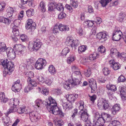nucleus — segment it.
Masks as SVG:
<instances>
[{
    "instance_id": "obj_1",
    "label": "nucleus",
    "mask_w": 126,
    "mask_h": 126,
    "mask_svg": "<svg viewBox=\"0 0 126 126\" xmlns=\"http://www.w3.org/2000/svg\"><path fill=\"white\" fill-rule=\"evenodd\" d=\"M45 104L50 109L49 112L55 115H60L61 116H63L62 112L59 110L57 106V104L55 100L51 96L49 97L48 99L45 101Z\"/></svg>"
},
{
    "instance_id": "obj_2",
    "label": "nucleus",
    "mask_w": 126,
    "mask_h": 126,
    "mask_svg": "<svg viewBox=\"0 0 126 126\" xmlns=\"http://www.w3.org/2000/svg\"><path fill=\"white\" fill-rule=\"evenodd\" d=\"M76 107L80 111L79 112V115L80 119L84 121H86L88 118L89 114L86 108L84 106V102L82 100L76 103Z\"/></svg>"
},
{
    "instance_id": "obj_3",
    "label": "nucleus",
    "mask_w": 126,
    "mask_h": 126,
    "mask_svg": "<svg viewBox=\"0 0 126 126\" xmlns=\"http://www.w3.org/2000/svg\"><path fill=\"white\" fill-rule=\"evenodd\" d=\"M2 65L4 67L3 73L5 75H10L14 69V64L12 62H9L7 60H1L0 61Z\"/></svg>"
},
{
    "instance_id": "obj_4",
    "label": "nucleus",
    "mask_w": 126,
    "mask_h": 126,
    "mask_svg": "<svg viewBox=\"0 0 126 126\" xmlns=\"http://www.w3.org/2000/svg\"><path fill=\"white\" fill-rule=\"evenodd\" d=\"M42 45V43L39 39L34 40L33 42L30 43L28 46V48H31L32 51H37L39 49Z\"/></svg>"
},
{
    "instance_id": "obj_5",
    "label": "nucleus",
    "mask_w": 126,
    "mask_h": 126,
    "mask_svg": "<svg viewBox=\"0 0 126 126\" xmlns=\"http://www.w3.org/2000/svg\"><path fill=\"white\" fill-rule=\"evenodd\" d=\"M97 106L98 108L100 110H106L108 109L109 107L108 101L105 99L102 98L98 100Z\"/></svg>"
},
{
    "instance_id": "obj_6",
    "label": "nucleus",
    "mask_w": 126,
    "mask_h": 126,
    "mask_svg": "<svg viewBox=\"0 0 126 126\" xmlns=\"http://www.w3.org/2000/svg\"><path fill=\"white\" fill-rule=\"evenodd\" d=\"M65 43L67 46H71L74 48H75L79 43L78 40H74L72 37H67Z\"/></svg>"
},
{
    "instance_id": "obj_7",
    "label": "nucleus",
    "mask_w": 126,
    "mask_h": 126,
    "mask_svg": "<svg viewBox=\"0 0 126 126\" xmlns=\"http://www.w3.org/2000/svg\"><path fill=\"white\" fill-rule=\"evenodd\" d=\"M29 118L32 122H35L40 119V115L36 112L33 111L29 113Z\"/></svg>"
},
{
    "instance_id": "obj_8",
    "label": "nucleus",
    "mask_w": 126,
    "mask_h": 126,
    "mask_svg": "<svg viewBox=\"0 0 126 126\" xmlns=\"http://www.w3.org/2000/svg\"><path fill=\"white\" fill-rule=\"evenodd\" d=\"M46 61L45 59L42 58L39 59L35 64V67L37 69H42L43 66L46 65Z\"/></svg>"
},
{
    "instance_id": "obj_9",
    "label": "nucleus",
    "mask_w": 126,
    "mask_h": 126,
    "mask_svg": "<svg viewBox=\"0 0 126 126\" xmlns=\"http://www.w3.org/2000/svg\"><path fill=\"white\" fill-rule=\"evenodd\" d=\"M25 46L23 45L18 44L15 45L13 47V49L15 50L16 55H20L25 49Z\"/></svg>"
},
{
    "instance_id": "obj_10",
    "label": "nucleus",
    "mask_w": 126,
    "mask_h": 126,
    "mask_svg": "<svg viewBox=\"0 0 126 126\" xmlns=\"http://www.w3.org/2000/svg\"><path fill=\"white\" fill-rule=\"evenodd\" d=\"M14 49L10 47L6 48V52L7 56L10 59H15L16 55V51H14Z\"/></svg>"
},
{
    "instance_id": "obj_11",
    "label": "nucleus",
    "mask_w": 126,
    "mask_h": 126,
    "mask_svg": "<svg viewBox=\"0 0 126 126\" xmlns=\"http://www.w3.org/2000/svg\"><path fill=\"white\" fill-rule=\"evenodd\" d=\"M122 33L120 30H117L115 28L113 33V40L115 41H118L121 39Z\"/></svg>"
},
{
    "instance_id": "obj_12",
    "label": "nucleus",
    "mask_w": 126,
    "mask_h": 126,
    "mask_svg": "<svg viewBox=\"0 0 126 126\" xmlns=\"http://www.w3.org/2000/svg\"><path fill=\"white\" fill-rule=\"evenodd\" d=\"M27 23L26 25V28L27 29H34L36 28V24L32 19H29L27 21Z\"/></svg>"
},
{
    "instance_id": "obj_13",
    "label": "nucleus",
    "mask_w": 126,
    "mask_h": 126,
    "mask_svg": "<svg viewBox=\"0 0 126 126\" xmlns=\"http://www.w3.org/2000/svg\"><path fill=\"white\" fill-rule=\"evenodd\" d=\"M78 95L77 94H67L65 96L67 100L72 103H73L76 99L78 97Z\"/></svg>"
},
{
    "instance_id": "obj_14",
    "label": "nucleus",
    "mask_w": 126,
    "mask_h": 126,
    "mask_svg": "<svg viewBox=\"0 0 126 126\" xmlns=\"http://www.w3.org/2000/svg\"><path fill=\"white\" fill-rule=\"evenodd\" d=\"M108 35L106 33L103 32L98 33L96 35V37L101 41V42H103L106 40Z\"/></svg>"
},
{
    "instance_id": "obj_15",
    "label": "nucleus",
    "mask_w": 126,
    "mask_h": 126,
    "mask_svg": "<svg viewBox=\"0 0 126 126\" xmlns=\"http://www.w3.org/2000/svg\"><path fill=\"white\" fill-rule=\"evenodd\" d=\"M81 79L80 78L79 79H78L77 78H75L72 79V80H70L73 87L75 86H77L82 83L81 81Z\"/></svg>"
},
{
    "instance_id": "obj_16",
    "label": "nucleus",
    "mask_w": 126,
    "mask_h": 126,
    "mask_svg": "<svg viewBox=\"0 0 126 126\" xmlns=\"http://www.w3.org/2000/svg\"><path fill=\"white\" fill-rule=\"evenodd\" d=\"M120 106L119 104H116L112 107L111 111L112 113L115 115L116 113L119 111L120 109Z\"/></svg>"
},
{
    "instance_id": "obj_17",
    "label": "nucleus",
    "mask_w": 126,
    "mask_h": 126,
    "mask_svg": "<svg viewBox=\"0 0 126 126\" xmlns=\"http://www.w3.org/2000/svg\"><path fill=\"white\" fill-rule=\"evenodd\" d=\"M28 84L33 89L34 87L36 86L37 84L36 82L34 79H32L31 78H28L27 80Z\"/></svg>"
},
{
    "instance_id": "obj_18",
    "label": "nucleus",
    "mask_w": 126,
    "mask_h": 126,
    "mask_svg": "<svg viewBox=\"0 0 126 126\" xmlns=\"http://www.w3.org/2000/svg\"><path fill=\"white\" fill-rule=\"evenodd\" d=\"M63 106L65 110H68L72 109L73 107L72 103L70 102L64 103H63Z\"/></svg>"
},
{
    "instance_id": "obj_19",
    "label": "nucleus",
    "mask_w": 126,
    "mask_h": 126,
    "mask_svg": "<svg viewBox=\"0 0 126 126\" xmlns=\"http://www.w3.org/2000/svg\"><path fill=\"white\" fill-rule=\"evenodd\" d=\"M35 104L33 106L35 108L40 109L43 103L41 99H37L35 102Z\"/></svg>"
},
{
    "instance_id": "obj_20",
    "label": "nucleus",
    "mask_w": 126,
    "mask_h": 126,
    "mask_svg": "<svg viewBox=\"0 0 126 126\" xmlns=\"http://www.w3.org/2000/svg\"><path fill=\"white\" fill-rule=\"evenodd\" d=\"M8 100V99L5 97V94L3 92H0V101L1 102L6 103Z\"/></svg>"
},
{
    "instance_id": "obj_21",
    "label": "nucleus",
    "mask_w": 126,
    "mask_h": 126,
    "mask_svg": "<svg viewBox=\"0 0 126 126\" xmlns=\"http://www.w3.org/2000/svg\"><path fill=\"white\" fill-rule=\"evenodd\" d=\"M101 115L106 122H110L111 120V117L109 114L104 113H102Z\"/></svg>"
},
{
    "instance_id": "obj_22",
    "label": "nucleus",
    "mask_w": 126,
    "mask_h": 126,
    "mask_svg": "<svg viewBox=\"0 0 126 126\" xmlns=\"http://www.w3.org/2000/svg\"><path fill=\"white\" fill-rule=\"evenodd\" d=\"M56 4L55 2H50L48 5V9L49 11H51L54 10L56 8Z\"/></svg>"
},
{
    "instance_id": "obj_23",
    "label": "nucleus",
    "mask_w": 126,
    "mask_h": 126,
    "mask_svg": "<svg viewBox=\"0 0 126 126\" xmlns=\"http://www.w3.org/2000/svg\"><path fill=\"white\" fill-rule=\"evenodd\" d=\"M59 29L62 32H66L68 31L69 29L67 25H64L62 24L59 25Z\"/></svg>"
},
{
    "instance_id": "obj_24",
    "label": "nucleus",
    "mask_w": 126,
    "mask_h": 126,
    "mask_svg": "<svg viewBox=\"0 0 126 126\" xmlns=\"http://www.w3.org/2000/svg\"><path fill=\"white\" fill-rule=\"evenodd\" d=\"M71 82L70 80L66 81L63 84V87L67 90H69L70 88L73 87Z\"/></svg>"
},
{
    "instance_id": "obj_25",
    "label": "nucleus",
    "mask_w": 126,
    "mask_h": 126,
    "mask_svg": "<svg viewBox=\"0 0 126 126\" xmlns=\"http://www.w3.org/2000/svg\"><path fill=\"white\" fill-rule=\"evenodd\" d=\"M99 56V55L98 53H94L93 54L90 55L89 57L91 62L96 59Z\"/></svg>"
},
{
    "instance_id": "obj_26",
    "label": "nucleus",
    "mask_w": 126,
    "mask_h": 126,
    "mask_svg": "<svg viewBox=\"0 0 126 126\" xmlns=\"http://www.w3.org/2000/svg\"><path fill=\"white\" fill-rule=\"evenodd\" d=\"M21 88V86L20 84H14L12 85V89L13 91L16 92V91H19Z\"/></svg>"
},
{
    "instance_id": "obj_27",
    "label": "nucleus",
    "mask_w": 126,
    "mask_h": 126,
    "mask_svg": "<svg viewBox=\"0 0 126 126\" xmlns=\"http://www.w3.org/2000/svg\"><path fill=\"white\" fill-rule=\"evenodd\" d=\"M126 16V15L124 12H121L119 14V16L117 18V20L118 21L122 22L123 21Z\"/></svg>"
},
{
    "instance_id": "obj_28",
    "label": "nucleus",
    "mask_w": 126,
    "mask_h": 126,
    "mask_svg": "<svg viewBox=\"0 0 126 126\" xmlns=\"http://www.w3.org/2000/svg\"><path fill=\"white\" fill-rule=\"evenodd\" d=\"M19 103V100L17 98L12 99L11 100L10 103L12 105L16 106L18 105Z\"/></svg>"
},
{
    "instance_id": "obj_29",
    "label": "nucleus",
    "mask_w": 126,
    "mask_h": 126,
    "mask_svg": "<svg viewBox=\"0 0 126 126\" xmlns=\"http://www.w3.org/2000/svg\"><path fill=\"white\" fill-rule=\"evenodd\" d=\"M106 88L108 90L115 92L117 90V88L115 85L111 84H108L106 86Z\"/></svg>"
},
{
    "instance_id": "obj_30",
    "label": "nucleus",
    "mask_w": 126,
    "mask_h": 126,
    "mask_svg": "<svg viewBox=\"0 0 126 126\" xmlns=\"http://www.w3.org/2000/svg\"><path fill=\"white\" fill-rule=\"evenodd\" d=\"M38 90L44 95H48L49 94V90L45 87L43 88L41 91V89L40 88H38Z\"/></svg>"
},
{
    "instance_id": "obj_31",
    "label": "nucleus",
    "mask_w": 126,
    "mask_h": 126,
    "mask_svg": "<svg viewBox=\"0 0 126 126\" xmlns=\"http://www.w3.org/2000/svg\"><path fill=\"white\" fill-rule=\"evenodd\" d=\"M90 87L91 89V92L94 93L97 88V86L96 81H94L93 84H89Z\"/></svg>"
},
{
    "instance_id": "obj_32",
    "label": "nucleus",
    "mask_w": 126,
    "mask_h": 126,
    "mask_svg": "<svg viewBox=\"0 0 126 126\" xmlns=\"http://www.w3.org/2000/svg\"><path fill=\"white\" fill-rule=\"evenodd\" d=\"M6 46L4 42L0 43V53L2 54L4 52L6 49Z\"/></svg>"
},
{
    "instance_id": "obj_33",
    "label": "nucleus",
    "mask_w": 126,
    "mask_h": 126,
    "mask_svg": "<svg viewBox=\"0 0 126 126\" xmlns=\"http://www.w3.org/2000/svg\"><path fill=\"white\" fill-rule=\"evenodd\" d=\"M125 91H124V88L120 91L122 98L124 100L126 99V90L125 89Z\"/></svg>"
},
{
    "instance_id": "obj_34",
    "label": "nucleus",
    "mask_w": 126,
    "mask_h": 126,
    "mask_svg": "<svg viewBox=\"0 0 126 126\" xmlns=\"http://www.w3.org/2000/svg\"><path fill=\"white\" fill-rule=\"evenodd\" d=\"M17 111V108L16 106H13L11 107L7 111L8 114L11 113H13L16 112Z\"/></svg>"
},
{
    "instance_id": "obj_35",
    "label": "nucleus",
    "mask_w": 126,
    "mask_h": 126,
    "mask_svg": "<svg viewBox=\"0 0 126 126\" xmlns=\"http://www.w3.org/2000/svg\"><path fill=\"white\" fill-rule=\"evenodd\" d=\"M0 22H3L5 23L6 24L8 25L10 23L11 21L10 20L7 18L1 17L0 18Z\"/></svg>"
},
{
    "instance_id": "obj_36",
    "label": "nucleus",
    "mask_w": 126,
    "mask_h": 126,
    "mask_svg": "<svg viewBox=\"0 0 126 126\" xmlns=\"http://www.w3.org/2000/svg\"><path fill=\"white\" fill-rule=\"evenodd\" d=\"M112 0H100L99 2L103 7H105Z\"/></svg>"
},
{
    "instance_id": "obj_37",
    "label": "nucleus",
    "mask_w": 126,
    "mask_h": 126,
    "mask_svg": "<svg viewBox=\"0 0 126 126\" xmlns=\"http://www.w3.org/2000/svg\"><path fill=\"white\" fill-rule=\"evenodd\" d=\"M75 60V57L74 54L72 53L70 54L69 57L68 58L67 60V63H70Z\"/></svg>"
},
{
    "instance_id": "obj_38",
    "label": "nucleus",
    "mask_w": 126,
    "mask_h": 126,
    "mask_svg": "<svg viewBox=\"0 0 126 126\" xmlns=\"http://www.w3.org/2000/svg\"><path fill=\"white\" fill-rule=\"evenodd\" d=\"M21 20L19 19H17L14 21L13 23L12 24V26L14 25V27H19V26L21 24Z\"/></svg>"
},
{
    "instance_id": "obj_39",
    "label": "nucleus",
    "mask_w": 126,
    "mask_h": 126,
    "mask_svg": "<svg viewBox=\"0 0 126 126\" xmlns=\"http://www.w3.org/2000/svg\"><path fill=\"white\" fill-rule=\"evenodd\" d=\"M48 71L52 75H54L56 73L55 68L53 65H50L49 67Z\"/></svg>"
},
{
    "instance_id": "obj_40",
    "label": "nucleus",
    "mask_w": 126,
    "mask_h": 126,
    "mask_svg": "<svg viewBox=\"0 0 126 126\" xmlns=\"http://www.w3.org/2000/svg\"><path fill=\"white\" fill-rule=\"evenodd\" d=\"M27 16L29 17L32 16L34 14V10L33 9H31L26 11Z\"/></svg>"
},
{
    "instance_id": "obj_41",
    "label": "nucleus",
    "mask_w": 126,
    "mask_h": 126,
    "mask_svg": "<svg viewBox=\"0 0 126 126\" xmlns=\"http://www.w3.org/2000/svg\"><path fill=\"white\" fill-rule=\"evenodd\" d=\"M56 8L58 11H63L64 10V7L63 4L61 3H59L57 4H56Z\"/></svg>"
},
{
    "instance_id": "obj_42",
    "label": "nucleus",
    "mask_w": 126,
    "mask_h": 126,
    "mask_svg": "<svg viewBox=\"0 0 126 126\" xmlns=\"http://www.w3.org/2000/svg\"><path fill=\"white\" fill-rule=\"evenodd\" d=\"M87 46H80L78 48V51L79 53L84 52L86 49Z\"/></svg>"
},
{
    "instance_id": "obj_43",
    "label": "nucleus",
    "mask_w": 126,
    "mask_h": 126,
    "mask_svg": "<svg viewBox=\"0 0 126 126\" xmlns=\"http://www.w3.org/2000/svg\"><path fill=\"white\" fill-rule=\"evenodd\" d=\"M45 3L43 1H41L39 4V8L41 9L43 12H45L46 10L45 8Z\"/></svg>"
},
{
    "instance_id": "obj_44",
    "label": "nucleus",
    "mask_w": 126,
    "mask_h": 126,
    "mask_svg": "<svg viewBox=\"0 0 126 126\" xmlns=\"http://www.w3.org/2000/svg\"><path fill=\"white\" fill-rule=\"evenodd\" d=\"M70 4L73 7L76 8L78 5L77 1L76 0H70Z\"/></svg>"
},
{
    "instance_id": "obj_45",
    "label": "nucleus",
    "mask_w": 126,
    "mask_h": 126,
    "mask_svg": "<svg viewBox=\"0 0 126 126\" xmlns=\"http://www.w3.org/2000/svg\"><path fill=\"white\" fill-rule=\"evenodd\" d=\"M13 34L12 35H13L15 36H18L19 34V32L18 30L17 29H16L15 27H13Z\"/></svg>"
},
{
    "instance_id": "obj_46",
    "label": "nucleus",
    "mask_w": 126,
    "mask_h": 126,
    "mask_svg": "<svg viewBox=\"0 0 126 126\" xmlns=\"http://www.w3.org/2000/svg\"><path fill=\"white\" fill-rule=\"evenodd\" d=\"M113 69L114 70H116L119 68L120 65L118 63L115 62L112 65H111Z\"/></svg>"
},
{
    "instance_id": "obj_47",
    "label": "nucleus",
    "mask_w": 126,
    "mask_h": 126,
    "mask_svg": "<svg viewBox=\"0 0 126 126\" xmlns=\"http://www.w3.org/2000/svg\"><path fill=\"white\" fill-rule=\"evenodd\" d=\"M70 51V49L67 47L64 48L62 51V55L63 56H65Z\"/></svg>"
},
{
    "instance_id": "obj_48",
    "label": "nucleus",
    "mask_w": 126,
    "mask_h": 126,
    "mask_svg": "<svg viewBox=\"0 0 126 126\" xmlns=\"http://www.w3.org/2000/svg\"><path fill=\"white\" fill-rule=\"evenodd\" d=\"M54 78H50L48 79L45 80V83L48 85H50L52 84L53 82Z\"/></svg>"
},
{
    "instance_id": "obj_49",
    "label": "nucleus",
    "mask_w": 126,
    "mask_h": 126,
    "mask_svg": "<svg viewBox=\"0 0 126 126\" xmlns=\"http://www.w3.org/2000/svg\"><path fill=\"white\" fill-rule=\"evenodd\" d=\"M56 126H62L64 124L63 121L62 119L56 120Z\"/></svg>"
},
{
    "instance_id": "obj_50",
    "label": "nucleus",
    "mask_w": 126,
    "mask_h": 126,
    "mask_svg": "<svg viewBox=\"0 0 126 126\" xmlns=\"http://www.w3.org/2000/svg\"><path fill=\"white\" fill-rule=\"evenodd\" d=\"M60 31L59 29V25H56L54 27L53 29V32L55 33H59V32Z\"/></svg>"
},
{
    "instance_id": "obj_51",
    "label": "nucleus",
    "mask_w": 126,
    "mask_h": 126,
    "mask_svg": "<svg viewBox=\"0 0 126 126\" xmlns=\"http://www.w3.org/2000/svg\"><path fill=\"white\" fill-rule=\"evenodd\" d=\"M94 21H93L91 20H87L85 21V22L87 24V26L88 27H92L94 25Z\"/></svg>"
},
{
    "instance_id": "obj_52",
    "label": "nucleus",
    "mask_w": 126,
    "mask_h": 126,
    "mask_svg": "<svg viewBox=\"0 0 126 126\" xmlns=\"http://www.w3.org/2000/svg\"><path fill=\"white\" fill-rule=\"evenodd\" d=\"M110 55L111 56H112L115 55L116 54L119 53L118 52L117 49L115 48H112L110 49Z\"/></svg>"
},
{
    "instance_id": "obj_53",
    "label": "nucleus",
    "mask_w": 126,
    "mask_h": 126,
    "mask_svg": "<svg viewBox=\"0 0 126 126\" xmlns=\"http://www.w3.org/2000/svg\"><path fill=\"white\" fill-rule=\"evenodd\" d=\"M20 38L23 42L27 41L28 38L27 36L24 34L22 35Z\"/></svg>"
},
{
    "instance_id": "obj_54",
    "label": "nucleus",
    "mask_w": 126,
    "mask_h": 126,
    "mask_svg": "<svg viewBox=\"0 0 126 126\" xmlns=\"http://www.w3.org/2000/svg\"><path fill=\"white\" fill-rule=\"evenodd\" d=\"M98 50L101 53H104L106 51L105 47L102 46H101L98 48Z\"/></svg>"
},
{
    "instance_id": "obj_55",
    "label": "nucleus",
    "mask_w": 126,
    "mask_h": 126,
    "mask_svg": "<svg viewBox=\"0 0 126 126\" xmlns=\"http://www.w3.org/2000/svg\"><path fill=\"white\" fill-rule=\"evenodd\" d=\"M91 74V72L90 69H89L84 71V74L87 77H89Z\"/></svg>"
},
{
    "instance_id": "obj_56",
    "label": "nucleus",
    "mask_w": 126,
    "mask_h": 126,
    "mask_svg": "<svg viewBox=\"0 0 126 126\" xmlns=\"http://www.w3.org/2000/svg\"><path fill=\"white\" fill-rule=\"evenodd\" d=\"M103 73L104 75L107 76L110 72V71L107 68H104L103 70Z\"/></svg>"
},
{
    "instance_id": "obj_57",
    "label": "nucleus",
    "mask_w": 126,
    "mask_h": 126,
    "mask_svg": "<svg viewBox=\"0 0 126 126\" xmlns=\"http://www.w3.org/2000/svg\"><path fill=\"white\" fill-rule=\"evenodd\" d=\"M95 21L97 24V26L98 25H99L102 22V19L100 17H96Z\"/></svg>"
},
{
    "instance_id": "obj_58",
    "label": "nucleus",
    "mask_w": 126,
    "mask_h": 126,
    "mask_svg": "<svg viewBox=\"0 0 126 126\" xmlns=\"http://www.w3.org/2000/svg\"><path fill=\"white\" fill-rule=\"evenodd\" d=\"M117 56L118 57L121 59L124 58L126 57V54L124 52H122L121 53H118L117 54Z\"/></svg>"
},
{
    "instance_id": "obj_59",
    "label": "nucleus",
    "mask_w": 126,
    "mask_h": 126,
    "mask_svg": "<svg viewBox=\"0 0 126 126\" xmlns=\"http://www.w3.org/2000/svg\"><path fill=\"white\" fill-rule=\"evenodd\" d=\"M33 89V88L31 86H29L28 84V86H26L24 89V91L25 92L28 93L30 90Z\"/></svg>"
},
{
    "instance_id": "obj_60",
    "label": "nucleus",
    "mask_w": 126,
    "mask_h": 126,
    "mask_svg": "<svg viewBox=\"0 0 126 126\" xmlns=\"http://www.w3.org/2000/svg\"><path fill=\"white\" fill-rule=\"evenodd\" d=\"M126 79L124 76L122 75H121L119 77L118 81L119 82H123L125 81Z\"/></svg>"
},
{
    "instance_id": "obj_61",
    "label": "nucleus",
    "mask_w": 126,
    "mask_h": 126,
    "mask_svg": "<svg viewBox=\"0 0 126 126\" xmlns=\"http://www.w3.org/2000/svg\"><path fill=\"white\" fill-rule=\"evenodd\" d=\"M16 111L19 113L22 114L24 112L25 109L24 108H19L17 109Z\"/></svg>"
},
{
    "instance_id": "obj_62",
    "label": "nucleus",
    "mask_w": 126,
    "mask_h": 126,
    "mask_svg": "<svg viewBox=\"0 0 126 126\" xmlns=\"http://www.w3.org/2000/svg\"><path fill=\"white\" fill-rule=\"evenodd\" d=\"M82 61L84 63H90L91 62L89 57H85L83 58L82 59Z\"/></svg>"
},
{
    "instance_id": "obj_63",
    "label": "nucleus",
    "mask_w": 126,
    "mask_h": 126,
    "mask_svg": "<svg viewBox=\"0 0 126 126\" xmlns=\"http://www.w3.org/2000/svg\"><path fill=\"white\" fill-rule=\"evenodd\" d=\"M77 33L80 36L83 35L84 33V31L81 28H79L77 31Z\"/></svg>"
},
{
    "instance_id": "obj_64",
    "label": "nucleus",
    "mask_w": 126,
    "mask_h": 126,
    "mask_svg": "<svg viewBox=\"0 0 126 126\" xmlns=\"http://www.w3.org/2000/svg\"><path fill=\"white\" fill-rule=\"evenodd\" d=\"M107 93L110 99H112L113 97V93L112 91L108 90Z\"/></svg>"
}]
</instances>
